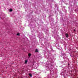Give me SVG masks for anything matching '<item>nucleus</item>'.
I'll use <instances>...</instances> for the list:
<instances>
[{
    "instance_id": "8",
    "label": "nucleus",
    "mask_w": 78,
    "mask_h": 78,
    "mask_svg": "<svg viewBox=\"0 0 78 78\" xmlns=\"http://www.w3.org/2000/svg\"><path fill=\"white\" fill-rule=\"evenodd\" d=\"M74 31H76L75 30H74Z\"/></svg>"
},
{
    "instance_id": "6",
    "label": "nucleus",
    "mask_w": 78,
    "mask_h": 78,
    "mask_svg": "<svg viewBox=\"0 0 78 78\" xmlns=\"http://www.w3.org/2000/svg\"><path fill=\"white\" fill-rule=\"evenodd\" d=\"M35 51L36 52H38L39 51L37 50V49H36Z\"/></svg>"
},
{
    "instance_id": "9",
    "label": "nucleus",
    "mask_w": 78,
    "mask_h": 78,
    "mask_svg": "<svg viewBox=\"0 0 78 78\" xmlns=\"http://www.w3.org/2000/svg\"><path fill=\"white\" fill-rule=\"evenodd\" d=\"M7 68H8L7 67H6V69H7Z\"/></svg>"
},
{
    "instance_id": "1",
    "label": "nucleus",
    "mask_w": 78,
    "mask_h": 78,
    "mask_svg": "<svg viewBox=\"0 0 78 78\" xmlns=\"http://www.w3.org/2000/svg\"><path fill=\"white\" fill-rule=\"evenodd\" d=\"M65 36L66 37L68 38L69 37V35L67 33H66L65 34Z\"/></svg>"
},
{
    "instance_id": "4",
    "label": "nucleus",
    "mask_w": 78,
    "mask_h": 78,
    "mask_svg": "<svg viewBox=\"0 0 78 78\" xmlns=\"http://www.w3.org/2000/svg\"><path fill=\"white\" fill-rule=\"evenodd\" d=\"M27 62H28V61H27V60H26L25 61V63H26V64H27Z\"/></svg>"
},
{
    "instance_id": "7",
    "label": "nucleus",
    "mask_w": 78,
    "mask_h": 78,
    "mask_svg": "<svg viewBox=\"0 0 78 78\" xmlns=\"http://www.w3.org/2000/svg\"><path fill=\"white\" fill-rule=\"evenodd\" d=\"M17 36H19V35H20V34L19 33L17 34Z\"/></svg>"
},
{
    "instance_id": "3",
    "label": "nucleus",
    "mask_w": 78,
    "mask_h": 78,
    "mask_svg": "<svg viewBox=\"0 0 78 78\" xmlns=\"http://www.w3.org/2000/svg\"><path fill=\"white\" fill-rule=\"evenodd\" d=\"M29 75L30 76V77H31V76H32V75L30 73L29 74Z\"/></svg>"
},
{
    "instance_id": "5",
    "label": "nucleus",
    "mask_w": 78,
    "mask_h": 78,
    "mask_svg": "<svg viewBox=\"0 0 78 78\" xmlns=\"http://www.w3.org/2000/svg\"><path fill=\"white\" fill-rule=\"evenodd\" d=\"M28 55L29 57H30L31 56V54H29Z\"/></svg>"
},
{
    "instance_id": "2",
    "label": "nucleus",
    "mask_w": 78,
    "mask_h": 78,
    "mask_svg": "<svg viewBox=\"0 0 78 78\" xmlns=\"http://www.w3.org/2000/svg\"><path fill=\"white\" fill-rule=\"evenodd\" d=\"M9 12H12V9H11L9 10Z\"/></svg>"
}]
</instances>
